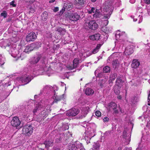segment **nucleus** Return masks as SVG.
Wrapping results in <instances>:
<instances>
[{
    "label": "nucleus",
    "instance_id": "nucleus-53",
    "mask_svg": "<svg viewBox=\"0 0 150 150\" xmlns=\"http://www.w3.org/2000/svg\"><path fill=\"white\" fill-rule=\"evenodd\" d=\"M35 0H31L30 1H29V2L28 1H26L25 2H28L29 4H32L34 2Z\"/></svg>",
    "mask_w": 150,
    "mask_h": 150
},
{
    "label": "nucleus",
    "instance_id": "nucleus-50",
    "mask_svg": "<svg viewBox=\"0 0 150 150\" xmlns=\"http://www.w3.org/2000/svg\"><path fill=\"white\" fill-rule=\"evenodd\" d=\"M117 1L118 2H120V0H111L110 1L111 2V3H113L114 2L117 3Z\"/></svg>",
    "mask_w": 150,
    "mask_h": 150
},
{
    "label": "nucleus",
    "instance_id": "nucleus-51",
    "mask_svg": "<svg viewBox=\"0 0 150 150\" xmlns=\"http://www.w3.org/2000/svg\"><path fill=\"white\" fill-rule=\"evenodd\" d=\"M38 109V108L37 107H36L35 108V109H34V110H33V112L34 113V114H35V112H37Z\"/></svg>",
    "mask_w": 150,
    "mask_h": 150
},
{
    "label": "nucleus",
    "instance_id": "nucleus-46",
    "mask_svg": "<svg viewBox=\"0 0 150 150\" xmlns=\"http://www.w3.org/2000/svg\"><path fill=\"white\" fill-rule=\"evenodd\" d=\"M62 98V97H60V98H56L54 100V103H57L58 101L60 100Z\"/></svg>",
    "mask_w": 150,
    "mask_h": 150
},
{
    "label": "nucleus",
    "instance_id": "nucleus-3",
    "mask_svg": "<svg viewBox=\"0 0 150 150\" xmlns=\"http://www.w3.org/2000/svg\"><path fill=\"white\" fill-rule=\"evenodd\" d=\"M86 25L88 28L93 30H95L98 28V25L95 21H91L89 22L86 23Z\"/></svg>",
    "mask_w": 150,
    "mask_h": 150
},
{
    "label": "nucleus",
    "instance_id": "nucleus-41",
    "mask_svg": "<svg viewBox=\"0 0 150 150\" xmlns=\"http://www.w3.org/2000/svg\"><path fill=\"white\" fill-rule=\"evenodd\" d=\"M95 11V8L92 7L89 11H88V12L89 13H94Z\"/></svg>",
    "mask_w": 150,
    "mask_h": 150
},
{
    "label": "nucleus",
    "instance_id": "nucleus-47",
    "mask_svg": "<svg viewBox=\"0 0 150 150\" xmlns=\"http://www.w3.org/2000/svg\"><path fill=\"white\" fill-rule=\"evenodd\" d=\"M104 122H108L109 120V119L108 117H105L103 119Z\"/></svg>",
    "mask_w": 150,
    "mask_h": 150
},
{
    "label": "nucleus",
    "instance_id": "nucleus-39",
    "mask_svg": "<svg viewBox=\"0 0 150 150\" xmlns=\"http://www.w3.org/2000/svg\"><path fill=\"white\" fill-rule=\"evenodd\" d=\"M65 8L63 6V8L61 9V10H60V11L58 12L59 14L60 15H62V14L64 12V11H65Z\"/></svg>",
    "mask_w": 150,
    "mask_h": 150
},
{
    "label": "nucleus",
    "instance_id": "nucleus-18",
    "mask_svg": "<svg viewBox=\"0 0 150 150\" xmlns=\"http://www.w3.org/2000/svg\"><path fill=\"white\" fill-rule=\"evenodd\" d=\"M44 142L47 149L49 147L52 146L53 144V141L51 139L46 140Z\"/></svg>",
    "mask_w": 150,
    "mask_h": 150
},
{
    "label": "nucleus",
    "instance_id": "nucleus-54",
    "mask_svg": "<svg viewBox=\"0 0 150 150\" xmlns=\"http://www.w3.org/2000/svg\"><path fill=\"white\" fill-rule=\"evenodd\" d=\"M59 10V8L58 7H56L54 8L53 9V11L54 12H56L58 11Z\"/></svg>",
    "mask_w": 150,
    "mask_h": 150
},
{
    "label": "nucleus",
    "instance_id": "nucleus-26",
    "mask_svg": "<svg viewBox=\"0 0 150 150\" xmlns=\"http://www.w3.org/2000/svg\"><path fill=\"white\" fill-rule=\"evenodd\" d=\"M103 70L104 73H110V68L109 67L106 66L103 68Z\"/></svg>",
    "mask_w": 150,
    "mask_h": 150
},
{
    "label": "nucleus",
    "instance_id": "nucleus-63",
    "mask_svg": "<svg viewBox=\"0 0 150 150\" xmlns=\"http://www.w3.org/2000/svg\"><path fill=\"white\" fill-rule=\"evenodd\" d=\"M148 100H150V94H149L148 98Z\"/></svg>",
    "mask_w": 150,
    "mask_h": 150
},
{
    "label": "nucleus",
    "instance_id": "nucleus-23",
    "mask_svg": "<svg viewBox=\"0 0 150 150\" xmlns=\"http://www.w3.org/2000/svg\"><path fill=\"white\" fill-rule=\"evenodd\" d=\"M33 50V49L31 45L30 44V45L27 46L25 47L24 52L26 53H28L29 52H30Z\"/></svg>",
    "mask_w": 150,
    "mask_h": 150
},
{
    "label": "nucleus",
    "instance_id": "nucleus-37",
    "mask_svg": "<svg viewBox=\"0 0 150 150\" xmlns=\"http://www.w3.org/2000/svg\"><path fill=\"white\" fill-rule=\"evenodd\" d=\"M69 150H79V149L77 148V147L74 145H72Z\"/></svg>",
    "mask_w": 150,
    "mask_h": 150
},
{
    "label": "nucleus",
    "instance_id": "nucleus-12",
    "mask_svg": "<svg viewBox=\"0 0 150 150\" xmlns=\"http://www.w3.org/2000/svg\"><path fill=\"white\" fill-rule=\"evenodd\" d=\"M64 7L65 8L69 10L73 7V5L69 1H66L64 3Z\"/></svg>",
    "mask_w": 150,
    "mask_h": 150
},
{
    "label": "nucleus",
    "instance_id": "nucleus-25",
    "mask_svg": "<svg viewBox=\"0 0 150 150\" xmlns=\"http://www.w3.org/2000/svg\"><path fill=\"white\" fill-rule=\"evenodd\" d=\"M48 13L46 11L44 12L41 15L42 20L43 21L46 20L48 17Z\"/></svg>",
    "mask_w": 150,
    "mask_h": 150
},
{
    "label": "nucleus",
    "instance_id": "nucleus-60",
    "mask_svg": "<svg viewBox=\"0 0 150 150\" xmlns=\"http://www.w3.org/2000/svg\"><path fill=\"white\" fill-rule=\"evenodd\" d=\"M117 98L119 99H122V97L120 95L118 96H117Z\"/></svg>",
    "mask_w": 150,
    "mask_h": 150
},
{
    "label": "nucleus",
    "instance_id": "nucleus-6",
    "mask_svg": "<svg viewBox=\"0 0 150 150\" xmlns=\"http://www.w3.org/2000/svg\"><path fill=\"white\" fill-rule=\"evenodd\" d=\"M33 79V77L31 76H28L27 77L25 76L20 78L19 81L23 83L24 85L28 83Z\"/></svg>",
    "mask_w": 150,
    "mask_h": 150
},
{
    "label": "nucleus",
    "instance_id": "nucleus-42",
    "mask_svg": "<svg viewBox=\"0 0 150 150\" xmlns=\"http://www.w3.org/2000/svg\"><path fill=\"white\" fill-rule=\"evenodd\" d=\"M111 132H112L111 130L107 131L106 132L104 133V134L106 136H108L111 134V133H112Z\"/></svg>",
    "mask_w": 150,
    "mask_h": 150
},
{
    "label": "nucleus",
    "instance_id": "nucleus-15",
    "mask_svg": "<svg viewBox=\"0 0 150 150\" xmlns=\"http://www.w3.org/2000/svg\"><path fill=\"white\" fill-rule=\"evenodd\" d=\"M56 30L59 33V34L61 35H64L66 32V30L65 29L59 27L57 28L56 29Z\"/></svg>",
    "mask_w": 150,
    "mask_h": 150
},
{
    "label": "nucleus",
    "instance_id": "nucleus-14",
    "mask_svg": "<svg viewBox=\"0 0 150 150\" xmlns=\"http://www.w3.org/2000/svg\"><path fill=\"white\" fill-rule=\"evenodd\" d=\"M38 148L40 149L39 150H47L45 142L42 143H40L38 144Z\"/></svg>",
    "mask_w": 150,
    "mask_h": 150
},
{
    "label": "nucleus",
    "instance_id": "nucleus-57",
    "mask_svg": "<svg viewBox=\"0 0 150 150\" xmlns=\"http://www.w3.org/2000/svg\"><path fill=\"white\" fill-rule=\"evenodd\" d=\"M103 73H99L98 74V76L99 77H101L102 76H103Z\"/></svg>",
    "mask_w": 150,
    "mask_h": 150
},
{
    "label": "nucleus",
    "instance_id": "nucleus-13",
    "mask_svg": "<svg viewBox=\"0 0 150 150\" xmlns=\"http://www.w3.org/2000/svg\"><path fill=\"white\" fill-rule=\"evenodd\" d=\"M79 59L77 58H75L73 61V67L71 66L70 67L69 69L71 70H72L73 69L76 68L79 64Z\"/></svg>",
    "mask_w": 150,
    "mask_h": 150
},
{
    "label": "nucleus",
    "instance_id": "nucleus-27",
    "mask_svg": "<svg viewBox=\"0 0 150 150\" xmlns=\"http://www.w3.org/2000/svg\"><path fill=\"white\" fill-rule=\"evenodd\" d=\"M127 131L124 130L123 132L122 137L125 139V140H128L129 141H130L129 139V137L127 136Z\"/></svg>",
    "mask_w": 150,
    "mask_h": 150
},
{
    "label": "nucleus",
    "instance_id": "nucleus-36",
    "mask_svg": "<svg viewBox=\"0 0 150 150\" xmlns=\"http://www.w3.org/2000/svg\"><path fill=\"white\" fill-rule=\"evenodd\" d=\"M69 128V127L67 124H66L63 125L62 129L63 131L68 129Z\"/></svg>",
    "mask_w": 150,
    "mask_h": 150
},
{
    "label": "nucleus",
    "instance_id": "nucleus-5",
    "mask_svg": "<svg viewBox=\"0 0 150 150\" xmlns=\"http://www.w3.org/2000/svg\"><path fill=\"white\" fill-rule=\"evenodd\" d=\"M36 38V36L34 32H31L29 33L26 36V40L27 42L33 41Z\"/></svg>",
    "mask_w": 150,
    "mask_h": 150
},
{
    "label": "nucleus",
    "instance_id": "nucleus-17",
    "mask_svg": "<svg viewBox=\"0 0 150 150\" xmlns=\"http://www.w3.org/2000/svg\"><path fill=\"white\" fill-rule=\"evenodd\" d=\"M30 45L33 50L35 48H37L40 47L41 43L40 42H35Z\"/></svg>",
    "mask_w": 150,
    "mask_h": 150
},
{
    "label": "nucleus",
    "instance_id": "nucleus-8",
    "mask_svg": "<svg viewBox=\"0 0 150 150\" xmlns=\"http://www.w3.org/2000/svg\"><path fill=\"white\" fill-rule=\"evenodd\" d=\"M42 55L41 54H37L33 58L30 62V63L33 64H35L39 61L42 57Z\"/></svg>",
    "mask_w": 150,
    "mask_h": 150
},
{
    "label": "nucleus",
    "instance_id": "nucleus-31",
    "mask_svg": "<svg viewBox=\"0 0 150 150\" xmlns=\"http://www.w3.org/2000/svg\"><path fill=\"white\" fill-rule=\"evenodd\" d=\"M109 106L113 109H116L117 107V105L115 102L110 103Z\"/></svg>",
    "mask_w": 150,
    "mask_h": 150
},
{
    "label": "nucleus",
    "instance_id": "nucleus-58",
    "mask_svg": "<svg viewBox=\"0 0 150 150\" xmlns=\"http://www.w3.org/2000/svg\"><path fill=\"white\" fill-rule=\"evenodd\" d=\"M114 113H115V114H117V113H118V110H117V109H114Z\"/></svg>",
    "mask_w": 150,
    "mask_h": 150
},
{
    "label": "nucleus",
    "instance_id": "nucleus-19",
    "mask_svg": "<svg viewBox=\"0 0 150 150\" xmlns=\"http://www.w3.org/2000/svg\"><path fill=\"white\" fill-rule=\"evenodd\" d=\"M94 91L91 88H87L85 91V94L88 96L92 95Z\"/></svg>",
    "mask_w": 150,
    "mask_h": 150
},
{
    "label": "nucleus",
    "instance_id": "nucleus-16",
    "mask_svg": "<svg viewBox=\"0 0 150 150\" xmlns=\"http://www.w3.org/2000/svg\"><path fill=\"white\" fill-rule=\"evenodd\" d=\"M131 17L133 19V20L134 21H136L137 20H139L138 23H140L142 21V15H139V17H138L137 18H136V16H131Z\"/></svg>",
    "mask_w": 150,
    "mask_h": 150
},
{
    "label": "nucleus",
    "instance_id": "nucleus-59",
    "mask_svg": "<svg viewBox=\"0 0 150 150\" xmlns=\"http://www.w3.org/2000/svg\"><path fill=\"white\" fill-rule=\"evenodd\" d=\"M86 114L85 115H81L80 117H79V118H82L83 117H84L86 116Z\"/></svg>",
    "mask_w": 150,
    "mask_h": 150
},
{
    "label": "nucleus",
    "instance_id": "nucleus-30",
    "mask_svg": "<svg viewBox=\"0 0 150 150\" xmlns=\"http://www.w3.org/2000/svg\"><path fill=\"white\" fill-rule=\"evenodd\" d=\"M101 46V45L99 44H98L97 45L96 48H95L92 51V53L93 54H95L98 52L99 49L100 48Z\"/></svg>",
    "mask_w": 150,
    "mask_h": 150
},
{
    "label": "nucleus",
    "instance_id": "nucleus-40",
    "mask_svg": "<svg viewBox=\"0 0 150 150\" xmlns=\"http://www.w3.org/2000/svg\"><path fill=\"white\" fill-rule=\"evenodd\" d=\"M7 13L6 11H4L3 12L1 13V16H3L4 18H6L7 16Z\"/></svg>",
    "mask_w": 150,
    "mask_h": 150
},
{
    "label": "nucleus",
    "instance_id": "nucleus-43",
    "mask_svg": "<svg viewBox=\"0 0 150 150\" xmlns=\"http://www.w3.org/2000/svg\"><path fill=\"white\" fill-rule=\"evenodd\" d=\"M35 11V9L33 7H30L29 12V13H33Z\"/></svg>",
    "mask_w": 150,
    "mask_h": 150
},
{
    "label": "nucleus",
    "instance_id": "nucleus-49",
    "mask_svg": "<svg viewBox=\"0 0 150 150\" xmlns=\"http://www.w3.org/2000/svg\"><path fill=\"white\" fill-rule=\"evenodd\" d=\"M77 2L79 4H82L83 3V0H76Z\"/></svg>",
    "mask_w": 150,
    "mask_h": 150
},
{
    "label": "nucleus",
    "instance_id": "nucleus-20",
    "mask_svg": "<svg viewBox=\"0 0 150 150\" xmlns=\"http://www.w3.org/2000/svg\"><path fill=\"white\" fill-rule=\"evenodd\" d=\"M102 16V14L101 13V10L97 9L95 10V13L93 14L94 17H100Z\"/></svg>",
    "mask_w": 150,
    "mask_h": 150
},
{
    "label": "nucleus",
    "instance_id": "nucleus-34",
    "mask_svg": "<svg viewBox=\"0 0 150 150\" xmlns=\"http://www.w3.org/2000/svg\"><path fill=\"white\" fill-rule=\"evenodd\" d=\"M52 88L51 87L48 85H46L43 88V90L47 91L51 89Z\"/></svg>",
    "mask_w": 150,
    "mask_h": 150
},
{
    "label": "nucleus",
    "instance_id": "nucleus-7",
    "mask_svg": "<svg viewBox=\"0 0 150 150\" xmlns=\"http://www.w3.org/2000/svg\"><path fill=\"white\" fill-rule=\"evenodd\" d=\"M21 123V121L17 117H13L11 121V125L13 127H17L19 126Z\"/></svg>",
    "mask_w": 150,
    "mask_h": 150
},
{
    "label": "nucleus",
    "instance_id": "nucleus-24",
    "mask_svg": "<svg viewBox=\"0 0 150 150\" xmlns=\"http://www.w3.org/2000/svg\"><path fill=\"white\" fill-rule=\"evenodd\" d=\"M107 79L104 78V79L100 80L98 84L100 85L101 88H102L107 82Z\"/></svg>",
    "mask_w": 150,
    "mask_h": 150
},
{
    "label": "nucleus",
    "instance_id": "nucleus-35",
    "mask_svg": "<svg viewBox=\"0 0 150 150\" xmlns=\"http://www.w3.org/2000/svg\"><path fill=\"white\" fill-rule=\"evenodd\" d=\"M4 47L8 51H9L10 50V49L11 48L12 45H11L10 44H8L7 45Z\"/></svg>",
    "mask_w": 150,
    "mask_h": 150
},
{
    "label": "nucleus",
    "instance_id": "nucleus-38",
    "mask_svg": "<svg viewBox=\"0 0 150 150\" xmlns=\"http://www.w3.org/2000/svg\"><path fill=\"white\" fill-rule=\"evenodd\" d=\"M85 139L86 141V142L87 144H88L90 143V140L91 139V138L90 137H88L87 136H86L85 137Z\"/></svg>",
    "mask_w": 150,
    "mask_h": 150
},
{
    "label": "nucleus",
    "instance_id": "nucleus-9",
    "mask_svg": "<svg viewBox=\"0 0 150 150\" xmlns=\"http://www.w3.org/2000/svg\"><path fill=\"white\" fill-rule=\"evenodd\" d=\"M140 62L137 59H134L132 64V67L133 68L136 69L139 65Z\"/></svg>",
    "mask_w": 150,
    "mask_h": 150
},
{
    "label": "nucleus",
    "instance_id": "nucleus-33",
    "mask_svg": "<svg viewBox=\"0 0 150 150\" xmlns=\"http://www.w3.org/2000/svg\"><path fill=\"white\" fill-rule=\"evenodd\" d=\"M117 76V74L115 73L111 74L110 76V79L112 80H114Z\"/></svg>",
    "mask_w": 150,
    "mask_h": 150
},
{
    "label": "nucleus",
    "instance_id": "nucleus-2",
    "mask_svg": "<svg viewBox=\"0 0 150 150\" xmlns=\"http://www.w3.org/2000/svg\"><path fill=\"white\" fill-rule=\"evenodd\" d=\"M33 129L30 125H27L23 127V132L24 134L27 135L29 136L33 132Z\"/></svg>",
    "mask_w": 150,
    "mask_h": 150
},
{
    "label": "nucleus",
    "instance_id": "nucleus-4",
    "mask_svg": "<svg viewBox=\"0 0 150 150\" xmlns=\"http://www.w3.org/2000/svg\"><path fill=\"white\" fill-rule=\"evenodd\" d=\"M80 16L76 13H69L67 18L72 21H76L79 20Z\"/></svg>",
    "mask_w": 150,
    "mask_h": 150
},
{
    "label": "nucleus",
    "instance_id": "nucleus-10",
    "mask_svg": "<svg viewBox=\"0 0 150 150\" xmlns=\"http://www.w3.org/2000/svg\"><path fill=\"white\" fill-rule=\"evenodd\" d=\"M133 50L130 47H127L126 48L124 53L126 55H130L133 53Z\"/></svg>",
    "mask_w": 150,
    "mask_h": 150
},
{
    "label": "nucleus",
    "instance_id": "nucleus-1",
    "mask_svg": "<svg viewBox=\"0 0 150 150\" xmlns=\"http://www.w3.org/2000/svg\"><path fill=\"white\" fill-rule=\"evenodd\" d=\"M79 112V110L77 108H72L66 111V115L69 117L74 116L77 115Z\"/></svg>",
    "mask_w": 150,
    "mask_h": 150
},
{
    "label": "nucleus",
    "instance_id": "nucleus-55",
    "mask_svg": "<svg viewBox=\"0 0 150 150\" xmlns=\"http://www.w3.org/2000/svg\"><path fill=\"white\" fill-rule=\"evenodd\" d=\"M5 62L4 61H2L1 59H0V66L3 65Z\"/></svg>",
    "mask_w": 150,
    "mask_h": 150
},
{
    "label": "nucleus",
    "instance_id": "nucleus-48",
    "mask_svg": "<svg viewBox=\"0 0 150 150\" xmlns=\"http://www.w3.org/2000/svg\"><path fill=\"white\" fill-rule=\"evenodd\" d=\"M114 80H112L111 79H110L108 81L109 84H110V85L111 86L112 85V84L113 83V81Z\"/></svg>",
    "mask_w": 150,
    "mask_h": 150
},
{
    "label": "nucleus",
    "instance_id": "nucleus-29",
    "mask_svg": "<svg viewBox=\"0 0 150 150\" xmlns=\"http://www.w3.org/2000/svg\"><path fill=\"white\" fill-rule=\"evenodd\" d=\"M100 146V145L98 142L95 143L93 145V149L94 150H98Z\"/></svg>",
    "mask_w": 150,
    "mask_h": 150
},
{
    "label": "nucleus",
    "instance_id": "nucleus-22",
    "mask_svg": "<svg viewBox=\"0 0 150 150\" xmlns=\"http://www.w3.org/2000/svg\"><path fill=\"white\" fill-rule=\"evenodd\" d=\"M113 68L115 69L117 68L119 66V63L118 60H115L113 61L112 63Z\"/></svg>",
    "mask_w": 150,
    "mask_h": 150
},
{
    "label": "nucleus",
    "instance_id": "nucleus-45",
    "mask_svg": "<svg viewBox=\"0 0 150 150\" xmlns=\"http://www.w3.org/2000/svg\"><path fill=\"white\" fill-rule=\"evenodd\" d=\"M96 115L97 116L100 117L101 115V113L99 111H96Z\"/></svg>",
    "mask_w": 150,
    "mask_h": 150
},
{
    "label": "nucleus",
    "instance_id": "nucleus-62",
    "mask_svg": "<svg viewBox=\"0 0 150 150\" xmlns=\"http://www.w3.org/2000/svg\"><path fill=\"white\" fill-rule=\"evenodd\" d=\"M135 0H130V2L131 3H133L135 2Z\"/></svg>",
    "mask_w": 150,
    "mask_h": 150
},
{
    "label": "nucleus",
    "instance_id": "nucleus-64",
    "mask_svg": "<svg viewBox=\"0 0 150 150\" xmlns=\"http://www.w3.org/2000/svg\"><path fill=\"white\" fill-rule=\"evenodd\" d=\"M148 105H150V100H148Z\"/></svg>",
    "mask_w": 150,
    "mask_h": 150
},
{
    "label": "nucleus",
    "instance_id": "nucleus-52",
    "mask_svg": "<svg viewBox=\"0 0 150 150\" xmlns=\"http://www.w3.org/2000/svg\"><path fill=\"white\" fill-rule=\"evenodd\" d=\"M144 2L147 4H149L150 3V0H144Z\"/></svg>",
    "mask_w": 150,
    "mask_h": 150
},
{
    "label": "nucleus",
    "instance_id": "nucleus-32",
    "mask_svg": "<svg viewBox=\"0 0 150 150\" xmlns=\"http://www.w3.org/2000/svg\"><path fill=\"white\" fill-rule=\"evenodd\" d=\"M106 12L107 13L106 14H105V15L103 16V19H108L111 15V13L110 12L108 11H106Z\"/></svg>",
    "mask_w": 150,
    "mask_h": 150
},
{
    "label": "nucleus",
    "instance_id": "nucleus-44",
    "mask_svg": "<svg viewBox=\"0 0 150 150\" xmlns=\"http://www.w3.org/2000/svg\"><path fill=\"white\" fill-rule=\"evenodd\" d=\"M15 2V1H13L10 3V4L11 5H12L13 7H15L16 6V4H14Z\"/></svg>",
    "mask_w": 150,
    "mask_h": 150
},
{
    "label": "nucleus",
    "instance_id": "nucleus-21",
    "mask_svg": "<svg viewBox=\"0 0 150 150\" xmlns=\"http://www.w3.org/2000/svg\"><path fill=\"white\" fill-rule=\"evenodd\" d=\"M121 86L115 85L114 87L115 93L117 95H118L120 93Z\"/></svg>",
    "mask_w": 150,
    "mask_h": 150
},
{
    "label": "nucleus",
    "instance_id": "nucleus-28",
    "mask_svg": "<svg viewBox=\"0 0 150 150\" xmlns=\"http://www.w3.org/2000/svg\"><path fill=\"white\" fill-rule=\"evenodd\" d=\"M116 86H120V85H122V84L123 83V81L120 78H118L116 79Z\"/></svg>",
    "mask_w": 150,
    "mask_h": 150
},
{
    "label": "nucleus",
    "instance_id": "nucleus-61",
    "mask_svg": "<svg viewBox=\"0 0 150 150\" xmlns=\"http://www.w3.org/2000/svg\"><path fill=\"white\" fill-rule=\"evenodd\" d=\"M54 1H55V0H51L49 1V3H53V2H54Z\"/></svg>",
    "mask_w": 150,
    "mask_h": 150
},
{
    "label": "nucleus",
    "instance_id": "nucleus-56",
    "mask_svg": "<svg viewBox=\"0 0 150 150\" xmlns=\"http://www.w3.org/2000/svg\"><path fill=\"white\" fill-rule=\"evenodd\" d=\"M121 35V34L119 33L118 35L117 34H115V36L116 38H118Z\"/></svg>",
    "mask_w": 150,
    "mask_h": 150
},
{
    "label": "nucleus",
    "instance_id": "nucleus-11",
    "mask_svg": "<svg viewBox=\"0 0 150 150\" xmlns=\"http://www.w3.org/2000/svg\"><path fill=\"white\" fill-rule=\"evenodd\" d=\"M100 37V35L99 33H96L89 36V38L93 40H98Z\"/></svg>",
    "mask_w": 150,
    "mask_h": 150
}]
</instances>
